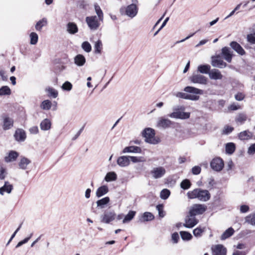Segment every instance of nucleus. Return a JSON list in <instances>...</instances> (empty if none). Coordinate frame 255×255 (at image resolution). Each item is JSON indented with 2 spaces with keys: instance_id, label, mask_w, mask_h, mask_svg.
<instances>
[{
  "instance_id": "nucleus-33",
  "label": "nucleus",
  "mask_w": 255,
  "mask_h": 255,
  "mask_svg": "<svg viewBox=\"0 0 255 255\" xmlns=\"http://www.w3.org/2000/svg\"><path fill=\"white\" fill-rule=\"evenodd\" d=\"M252 136V134L249 130H245L240 133L239 137L241 140H248Z\"/></svg>"
},
{
  "instance_id": "nucleus-34",
  "label": "nucleus",
  "mask_w": 255,
  "mask_h": 255,
  "mask_svg": "<svg viewBox=\"0 0 255 255\" xmlns=\"http://www.w3.org/2000/svg\"><path fill=\"white\" fill-rule=\"evenodd\" d=\"M234 233V230L232 228H229L226 230L221 237L222 240H225V239L230 237Z\"/></svg>"
},
{
  "instance_id": "nucleus-12",
  "label": "nucleus",
  "mask_w": 255,
  "mask_h": 255,
  "mask_svg": "<svg viewBox=\"0 0 255 255\" xmlns=\"http://www.w3.org/2000/svg\"><path fill=\"white\" fill-rule=\"evenodd\" d=\"M212 255H226L227 250L222 245H216L211 248Z\"/></svg>"
},
{
  "instance_id": "nucleus-1",
  "label": "nucleus",
  "mask_w": 255,
  "mask_h": 255,
  "mask_svg": "<svg viewBox=\"0 0 255 255\" xmlns=\"http://www.w3.org/2000/svg\"><path fill=\"white\" fill-rule=\"evenodd\" d=\"M187 196L190 199L197 198L201 201H207L210 198V194L208 190L195 189L187 193Z\"/></svg>"
},
{
  "instance_id": "nucleus-44",
  "label": "nucleus",
  "mask_w": 255,
  "mask_h": 255,
  "mask_svg": "<svg viewBox=\"0 0 255 255\" xmlns=\"http://www.w3.org/2000/svg\"><path fill=\"white\" fill-rule=\"evenodd\" d=\"M10 94L11 90L8 86H4L0 88V96L3 95H9Z\"/></svg>"
},
{
  "instance_id": "nucleus-58",
  "label": "nucleus",
  "mask_w": 255,
  "mask_h": 255,
  "mask_svg": "<svg viewBox=\"0 0 255 255\" xmlns=\"http://www.w3.org/2000/svg\"><path fill=\"white\" fill-rule=\"evenodd\" d=\"M201 167L199 166H194L192 168V173L194 175H198L201 172Z\"/></svg>"
},
{
  "instance_id": "nucleus-11",
  "label": "nucleus",
  "mask_w": 255,
  "mask_h": 255,
  "mask_svg": "<svg viewBox=\"0 0 255 255\" xmlns=\"http://www.w3.org/2000/svg\"><path fill=\"white\" fill-rule=\"evenodd\" d=\"M223 160L219 157L214 158L210 163L211 168L215 171H220L224 167Z\"/></svg>"
},
{
  "instance_id": "nucleus-54",
  "label": "nucleus",
  "mask_w": 255,
  "mask_h": 255,
  "mask_svg": "<svg viewBox=\"0 0 255 255\" xmlns=\"http://www.w3.org/2000/svg\"><path fill=\"white\" fill-rule=\"evenodd\" d=\"M156 209L158 212V215L159 217L163 218L164 216V213L163 210V206L162 205L159 204L156 206Z\"/></svg>"
},
{
  "instance_id": "nucleus-20",
  "label": "nucleus",
  "mask_w": 255,
  "mask_h": 255,
  "mask_svg": "<svg viewBox=\"0 0 255 255\" xmlns=\"http://www.w3.org/2000/svg\"><path fill=\"white\" fill-rule=\"evenodd\" d=\"M117 164L122 167L128 166L130 164L129 156H121L117 159Z\"/></svg>"
},
{
  "instance_id": "nucleus-26",
  "label": "nucleus",
  "mask_w": 255,
  "mask_h": 255,
  "mask_svg": "<svg viewBox=\"0 0 255 255\" xmlns=\"http://www.w3.org/2000/svg\"><path fill=\"white\" fill-rule=\"evenodd\" d=\"M109 192V188L106 185H103L99 187L96 192V196L100 198L106 195Z\"/></svg>"
},
{
  "instance_id": "nucleus-62",
  "label": "nucleus",
  "mask_w": 255,
  "mask_h": 255,
  "mask_svg": "<svg viewBox=\"0 0 255 255\" xmlns=\"http://www.w3.org/2000/svg\"><path fill=\"white\" fill-rule=\"evenodd\" d=\"M249 211V207L246 205H243L240 207V212L242 213H245Z\"/></svg>"
},
{
  "instance_id": "nucleus-57",
  "label": "nucleus",
  "mask_w": 255,
  "mask_h": 255,
  "mask_svg": "<svg viewBox=\"0 0 255 255\" xmlns=\"http://www.w3.org/2000/svg\"><path fill=\"white\" fill-rule=\"evenodd\" d=\"M171 239L174 244H177L179 239V236L177 233L175 232L172 234L171 236Z\"/></svg>"
},
{
  "instance_id": "nucleus-2",
  "label": "nucleus",
  "mask_w": 255,
  "mask_h": 255,
  "mask_svg": "<svg viewBox=\"0 0 255 255\" xmlns=\"http://www.w3.org/2000/svg\"><path fill=\"white\" fill-rule=\"evenodd\" d=\"M155 130L150 128H145L142 132V136L145 138L146 142L156 144H157L159 140L155 137Z\"/></svg>"
},
{
  "instance_id": "nucleus-15",
  "label": "nucleus",
  "mask_w": 255,
  "mask_h": 255,
  "mask_svg": "<svg viewBox=\"0 0 255 255\" xmlns=\"http://www.w3.org/2000/svg\"><path fill=\"white\" fill-rule=\"evenodd\" d=\"M2 128L3 130H8L10 129L13 125V120L11 118L7 116L2 117Z\"/></svg>"
},
{
  "instance_id": "nucleus-35",
  "label": "nucleus",
  "mask_w": 255,
  "mask_h": 255,
  "mask_svg": "<svg viewBox=\"0 0 255 255\" xmlns=\"http://www.w3.org/2000/svg\"><path fill=\"white\" fill-rule=\"evenodd\" d=\"M47 20L45 18H42L41 20L38 21L35 25V29L37 31H40L43 26L47 25Z\"/></svg>"
},
{
  "instance_id": "nucleus-48",
  "label": "nucleus",
  "mask_w": 255,
  "mask_h": 255,
  "mask_svg": "<svg viewBox=\"0 0 255 255\" xmlns=\"http://www.w3.org/2000/svg\"><path fill=\"white\" fill-rule=\"evenodd\" d=\"M246 222L249 224L255 226V213L247 216L245 218Z\"/></svg>"
},
{
  "instance_id": "nucleus-29",
  "label": "nucleus",
  "mask_w": 255,
  "mask_h": 255,
  "mask_svg": "<svg viewBox=\"0 0 255 255\" xmlns=\"http://www.w3.org/2000/svg\"><path fill=\"white\" fill-rule=\"evenodd\" d=\"M51 124L48 119L43 120L40 124V127L42 130H47L51 128Z\"/></svg>"
},
{
  "instance_id": "nucleus-60",
  "label": "nucleus",
  "mask_w": 255,
  "mask_h": 255,
  "mask_svg": "<svg viewBox=\"0 0 255 255\" xmlns=\"http://www.w3.org/2000/svg\"><path fill=\"white\" fill-rule=\"evenodd\" d=\"M6 175L5 169L2 167H0V179L3 180L5 178Z\"/></svg>"
},
{
  "instance_id": "nucleus-28",
  "label": "nucleus",
  "mask_w": 255,
  "mask_h": 255,
  "mask_svg": "<svg viewBox=\"0 0 255 255\" xmlns=\"http://www.w3.org/2000/svg\"><path fill=\"white\" fill-rule=\"evenodd\" d=\"M67 31L70 34H75L78 32V27L77 25L72 22H70L67 25Z\"/></svg>"
},
{
  "instance_id": "nucleus-10",
  "label": "nucleus",
  "mask_w": 255,
  "mask_h": 255,
  "mask_svg": "<svg viewBox=\"0 0 255 255\" xmlns=\"http://www.w3.org/2000/svg\"><path fill=\"white\" fill-rule=\"evenodd\" d=\"M183 226L187 228H192L198 223V220L195 216L189 214L185 218Z\"/></svg>"
},
{
  "instance_id": "nucleus-63",
  "label": "nucleus",
  "mask_w": 255,
  "mask_h": 255,
  "mask_svg": "<svg viewBox=\"0 0 255 255\" xmlns=\"http://www.w3.org/2000/svg\"><path fill=\"white\" fill-rule=\"evenodd\" d=\"M248 153L249 154H254L255 153V143L252 144L249 147Z\"/></svg>"
},
{
  "instance_id": "nucleus-21",
  "label": "nucleus",
  "mask_w": 255,
  "mask_h": 255,
  "mask_svg": "<svg viewBox=\"0 0 255 255\" xmlns=\"http://www.w3.org/2000/svg\"><path fill=\"white\" fill-rule=\"evenodd\" d=\"M19 156V153L14 150H10L8 153V155L4 157V161L7 162H10L14 161L16 160Z\"/></svg>"
},
{
  "instance_id": "nucleus-36",
  "label": "nucleus",
  "mask_w": 255,
  "mask_h": 255,
  "mask_svg": "<svg viewBox=\"0 0 255 255\" xmlns=\"http://www.w3.org/2000/svg\"><path fill=\"white\" fill-rule=\"evenodd\" d=\"M117 178V175L115 172H110L106 174L105 177V180L107 182H110L115 181Z\"/></svg>"
},
{
  "instance_id": "nucleus-6",
  "label": "nucleus",
  "mask_w": 255,
  "mask_h": 255,
  "mask_svg": "<svg viewBox=\"0 0 255 255\" xmlns=\"http://www.w3.org/2000/svg\"><path fill=\"white\" fill-rule=\"evenodd\" d=\"M103 21L102 17H86V22L88 26L92 30H95Z\"/></svg>"
},
{
  "instance_id": "nucleus-4",
  "label": "nucleus",
  "mask_w": 255,
  "mask_h": 255,
  "mask_svg": "<svg viewBox=\"0 0 255 255\" xmlns=\"http://www.w3.org/2000/svg\"><path fill=\"white\" fill-rule=\"evenodd\" d=\"M184 91L187 93H193L195 95L187 94V100L192 101H197L199 99V96L196 95H202L203 93V90L191 86L186 87Z\"/></svg>"
},
{
  "instance_id": "nucleus-17",
  "label": "nucleus",
  "mask_w": 255,
  "mask_h": 255,
  "mask_svg": "<svg viewBox=\"0 0 255 255\" xmlns=\"http://www.w3.org/2000/svg\"><path fill=\"white\" fill-rule=\"evenodd\" d=\"M209 76L210 79L215 80H221L223 77L221 72L216 69H213L210 70L209 73Z\"/></svg>"
},
{
  "instance_id": "nucleus-43",
  "label": "nucleus",
  "mask_w": 255,
  "mask_h": 255,
  "mask_svg": "<svg viewBox=\"0 0 255 255\" xmlns=\"http://www.w3.org/2000/svg\"><path fill=\"white\" fill-rule=\"evenodd\" d=\"M204 231V228L198 227L193 231V234L195 237L199 238L202 236Z\"/></svg>"
},
{
  "instance_id": "nucleus-46",
  "label": "nucleus",
  "mask_w": 255,
  "mask_h": 255,
  "mask_svg": "<svg viewBox=\"0 0 255 255\" xmlns=\"http://www.w3.org/2000/svg\"><path fill=\"white\" fill-rule=\"evenodd\" d=\"M30 44L32 45H35L37 43L38 36L36 33L32 32L30 34Z\"/></svg>"
},
{
  "instance_id": "nucleus-27",
  "label": "nucleus",
  "mask_w": 255,
  "mask_h": 255,
  "mask_svg": "<svg viewBox=\"0 0 255 255\" xmlns=\"http://www.w3.org/2000/svg\"><path fill=\"white\" fill-rule=\"evenodd\" d=\"M74 63L78 66H82L86 63L85 57L81 54H78L74 58Z\"/></svg>"
},
{
  "instance_id": "nucleus-49",
  "label": "nucleus",
  "mask_w": 255,
  "mask_h": 255,
  "mask_svg": "<svg viewBox=\"0 0 255 255\" xmlns=\"http://www.w3.org/2000/svg\"><path fill=\"white\" fill-rule=\"evenodd\" d=\"M77 6L79 8L86 10L88 8L89 4L87 1L82 0L78 2Z\"/></svg>"
},
{
  "instance_id": "nucleus-3",
  "label": "nucleus",
  "mask_w": 255,
  "mask_h": 255,
  "mask_svg": "<svg viewBox=\"0 0 255 255\" xmlns=\"http://www.w3.org/2000/svg\"><path fill=\"white\" fill-rule=\"evenodd\" d=\"M185 107L184 106L178 107L174 110V112L168 115V117L173 119H179L185 120L189 118L190 113L184 112Z\"/></svg>"
},
{
  "instance_id": "nucleus-14",
  "label": "nucleus",
  "mask_w": 255,
  "mask_h": 255,
  "mask_svg": "<svg viewBox=\"0 0 255 255\" xmlns=\"http://www.w3.org/2000/svg\"><path fill=\"white\" fill-rule=\"evenodd\" d=\"M173 123V122L168 119L161 118L157 122V127L159 128L165 129L169 128Z\"/></svg>"
},
{
  "instance_id": "nucleus-24",
  "label": "nucleus",
  "mask_w": 255,
  "mask_h": 255,
  "mask_svg": "<svg viewBox=\"0 0 255 255\" xmlns=\"http://www.w3.org/2000/svg\"><path fill=\"white\" fill-rule=\"evenodd\" d=\"M123 153H141V149L140 147L136 146H129L126 147L123 150Z\"/></svg>"
},
{
  "instance_id": "nucleus-38",
  "label": "nucleus",
  "mask_w": 255,
  "mask_h": 255,
  "mask_svg": "<svg viewBox=\"0 0 255 255\" xmlns=\"http://www.w3.org/2000/svg\"><path fill=\"white\" fill-rule=\"evenodd\" d=\"M235 144L233 142H229L226 145V151L229 154H232L235 151Z\"/></svg>"
},
{
  "instance_id": "nucleus-51",
  "label": "nucleus",
  "mask_w": 255,
  "mask_h": 255,
  "mask_svg": "<svg viewBox=\"0 0 255 255\" xmlns=\"http://www.w3.org/2000/svg\"><path fill=\"white\" fill-rule=\"evenodd\" d=\"M191 185V183L189 180L185 179L181 182L180 186L182 189L186 190L189 189Z\"/></svg>"
},
{
  "instance_id": "nucleus-23",
  "label": "nucleus",
  "mask_w": 255,
  "mask_h": 255,
  "mask_svg": "<svg viewBox=\"0 0 255 255\" xmlns=\"http://www.w3.org/2000/svg\"><path fill=\"white\" fill-rule=\"evenodd\" d=\"M13 189V186L8 181H5L3 186L0 188V194L3 195L4 192L8 194L11 193Z\"/></svg>"
},
{
  "instance_id": "nucleus-18",
  "label": "nucleus",
  "mask_w": 255,
  "mask_h": 255,
  "mask_svg": "<svg viewBox=\"0 0 255 255\" xmlns=\"http://www.w3.org/2000/svg\"><path fill=\"white\" fill-rule=\"evenodd\" d=\"M31 160L24 156H21L19 159L18 163L19 168L22 170H26L27 168V166L31 163Z\"/></svg>"
},
{
  "instance_id": "nucleus-47",
  "label": "nucleus",
  "mask_w": 255,
  "mask_h": 255,
  "mask_svg": "<svg viewBox=\"0 0 255 255\" xmlns=\"http://www.w3.org/2000/svg\"><path fill=\"white\" fill-rule=\"evenodd\" d=\"M142 218L143 221H149L153 220L154 217L151 213L146 212L143 213Z\"/></svg>"
},
{
  "instance_id": "nucleus-16",
  "label": "nucleus",
  "mask_w": 255,
  "mask_h": 255,
  "mask_svg": "<svg viewBox=\"0 0 255 255\" xmlns=\"http://www.w3.org/2000/svg\"><path fill=\"white\" fill-rule=\"evenodd\" d=\"M14 137L16 141L22 142L25 140L26 135L25 131L23 129L18 128L15 131Z\"/></svg>"
},
{
  "instance_id": "nucleus-5",
  "label": "nucleus",
  "mask_w": 255,
  "mask_h": 255,
  "mask_svg": "<svg viewBox=\"0 0 255 255\" xmlns=\"http://www.w3.org/2000/svg\"><path fill=\"white\" fill-rule=\"evenodd\" d=\"M116 218V214L114 210H106L100 217V221L105 224H109L115 220Z\"/></svg>"
},
{
  "instance_id": "nucleus-41",
  "label": "nucleus",
  "mask_w": 255,
  "mask_h": 255,
  "mask_svg": "<svg viewBox=\"0 0 255 255\" xmlns=\"http://www.w3.org/2000/svg\"><path fill=\"white\" fill-rule=\"evenodd\" d=\"M181 237L184 241H189L192 239V235L186 231H181L180 232Z\"/></svg>"
},
{
  "instance_id": "nucleus-59",
  "label": "nucleus",
  "mask_w": 255,
  "mask_h": 255,
  "mask_svg": "<svg viewBox=\"0 0 255 255\" xmlns=\"http://www.w3.org/2000/svg\"><path fill=\"white\" fill-rule=\"evenodd\" d=\"M169 20V17H167L163 21L160 27L154 34V36H155L157 33L165 26L167 22Z\"/></svg>"
},
{
  "instance_id": "nucleus-50",
  "label": "nucleus",
  "mask_w": 255,
  "mask_h": 255,
  "mask_svg": "<svg viewBox=\"0 0 255 255\" xmlns=\"http://www.w3.org/2000/svg\"><path fill=\"white\" fill-rule=\"evenodd\" d=\"M170 194V191L167 189H164L161 190L160 194V197L163 200L167 199Z\"/></svg>"
},
{
  "instance_id": "nucleus-52",
  "label": "nucleus",
  "mask_w": 255,
  "mask_h": 255,
  "mask_svg": "<svg viewBox=\"0 0 255 255\" xmlns=\"http://www.w3.org/2000/svg\"><path fill=\"white\" fill-rule=\"evenodd\" d=\"M82 49L86 52H90L92 50L91 44L87 41H85L82 44Z\"/></svg>"
},
{
  "instance_id": "nucleus-9",
  "label": "nucleus",
  "mask_w": 255,
  "mask_h": 255,
  "mask_svg": "<svg viewBox=\"0 0 255 255\" xmlns=\"http://www.w3.org/2000/svg\"><path fill=\"white\" fill-rule=\"evenodd\" d=\"M206 207L204 205L195 204L191 207L189 214L195 216L197 215L202 214L206 211Z\"/></svg>"
},
{
  "instance_id": "nucleus-30",
  "label": "nucleus",
  "mask_w": 255,
  "mask_h": 255,
  "mask_svg": "<svg viewBox=\"0 0 255 255\" xmlns=\"http://www.w3.org/2000/svg\"><path fill=\"white\" fill-rule=\"evenodd\" d=\"M211 66L209 65H200L198 66L197 71L202 74H208L210 71Z\"/></svg>"
},
{
  "instance_id": "nucleus-42",
  "label": "nucleus",
  "mask_w": 255,
  "mask_h": 255,
  "mask_svg": "<svg viewBox=\"0 0 255 255\" xmlns=\"http://www.w3.org/2000/svg\"><path fill=\"white\" fill-rule=\"evenodd\" d=\"M51 102L49 100H46L42 102L40 108L44 110H48L51 108Z\"/></svg>"
},
{
  "instance_id": "nucleus-61",
  "label": "nucleus",
  "mask_w": 255,
  "mask_h": 255,
  "mask_svg": "<svg viewBox=\"0 0 255 255\" xmlns=\"http://www.w3.org/2000/svg\"><path fill=\"white\" fill-rule=\"evenodd\" d=\"M234 129V128L230 126H226L224 128L223 133L225 134H229L231 133Z\"/></svg>"
},
{
  "instance_id": "nucleus-39",
  "label": "nucleus",
  "mask_w": 255,
  "mask_h": 255,
  "mask_svg": "<svg viewBox=\"0 0 255 255\" xmlns=\"http://www.w3.org/2000/svg\"><path fill=\"white\" fill-rule=\"evenodd\" d=\"M45 91L48 93V96L53 98H56L58 96V92L55 89L52 87H47L46 88Z\"/></svg>"
},
{
  "instance_id": "nucleus-22",
  "label": "nucleus",
  "mask_w": 255,
  "mask_h": 255,
  "mask_svg": "<svg viewBox=\"0 0 255 255\" xmlns=\"http://www.w3.org/2000/svg\"><path fill=\"white\" fill-rule=\"evenodd\" d=\"M126 12L128 16H135L137 12V6L134 4L128 5L126 8Z\"/></svg>"
},
{
  "instance_id": "nucleus-7",
  "label": "nucleus",
  "mask_w": 255,
  "mask_h": 255,
  "mask_svg": "<svg viewBox=\"0 0 255 255\" xmlns=\"http://www.w3.org/2000/svg\"><path fill=\"white\" fill-rule=\"evenodd\" d=\"M191 82L201 85H207L208 79L205 76L199 74H193L189 78Z\"/></svg>"
},
{
  "instance_id": "nucleus-56",
  "label": "nucleus",
  "mask_w": 255,
  "mask_h": 255,
  "mask_svg": "<svg viewBox=\"0 0 255 255\" xmlns=\"http://www.w3.org/2000/svg\"><path fill=\"white\" fill-rule=\"evenodd\" d=\"M95 11L97 14V16H103V13L102 10H101L100 6L98 3H95L94 4Z\"/></svg>"
},
{
  "instance_id": "nucleus-13",
  "label": "nucleus",
  "mask_w": 255,
  "mask_h": 255,
  "mask_svg": "<svg viewBox=\"0 0 255 255\" xmlns=\"http://www.w3.org/2000/svg\"><path fill=\"white\" fill-rule=\"evenodd\" d=\"M211 64L213 67L219 68L226 67L227 65L219 56L212 57Z\"/></svg>"
},
{
  "instance_id": "nucleus-25",
  "label": "nucleus",
  "mask_w": 255,
  "mask_h": 255,
  "mask_svg": "<svg viewBox=\"0 0 255 255\" xmlns=\"http://www.w3.org/2000/svg\"><path fill=\"white\" fill-rule=\"evenodd\" d=\"M231 47L236 51L238 54L243 55L245 54V51L242 46L237 42L233 41L230 43Z\"/></svg>"
},
{
  "instance_id": "nucleus-45",
  "label": "nucleus",
  "mask_w": 255,
  "mask_h": 255,
  "mask_svg": "<svg viewBox=\"0 0 255 255\" xmlns=\"http://www.w3.org/2000/svg\"><path fill=\"white\" fill-rule=\"evenodd\" d=\"M247 119V116L245 114H239L236 118V121L240 124L244 123Z\"/></svg>"
},
{
  "instance_id": "nucleus-64",
  "label": "nucleus",
  "mask_w": 255,
  "mask_h": 255,
  "mask_svg": "<svg viewBox=\"0 0 255 255\" xmlns=\"http://www.w3.org/2000/svg\"><path fill=\"white\" fill-rule=\"evenodd\" d=\"M175 95L178 98L184 99L187 100V94L182 92H177Z\"/></svg>"
},
{
  "instance_id": "nucleus-8",
  "label": "nucleus",
  "mask_w": 255,
  "mask_h": 255,
  "mask_svg": "<svg viewBox=\"0 0 255 255\" xmlns=\"http://www.w3.org/2000/svg\"><path fill=\"white\" fill-rule=\"evenodd\" d=\"M166 173V169L162 166L153 168L150 171V174L154 179H159L163 177Z\"/></svg>"
},
{
  "instance_id": "nucleus-53",
  "label": "nucleus",
  "mask_w": 255,
  "mask_h": 255,
  "mask_svg": "<svg viewBox=\"0 0 255 255\" xmlns=\"http://www.w3.org/2000/svg\"><path fill=\"white\" fill-rule=\"evenodd\" d=\"M72 88V84L68 81L65 82L62 86V89L66 91H70Z\"/></svg>"
},
{
  "instance_id": "nucleus-40",
  "label": "nucleus",
  "mask_w": 255,
  "mask_h": 255,
  "mask_svg": "<svg viewBox=\"0 0 255 255\" xmlns=\"http://www.w3.org/2000/svg\"><path fill=\"white\" fill-rule=\"evenodd\" d=\"M129 160L133 163L144 162L146 161L145 158L143 156H129Z\"/></svg>"
},
{
  "instance_id": "nucleus-32",
  "label": "nucleus",
  "mask_w": 255,
  "mask_h": 255,
  "mask_svg": "<svg viewBox=\"0 0 255 255\" xmlns=\"http://www.w3.org/2000/svg\"><path fill=\"white\" fill-rule=\"evenodd\" d=\"M110 201V200L109 197H106L100 199L96 202L97 207L102 209L104 208L105 205L109 203Z\"/></svg>"
},
{
  "instance_id": "nucleus-19",
  "label": "nucleus",
  "mask_w": 255,
  "mask_h": 255,
  "mask_svg": "<svg viewBox=\"0 0 255 255\" xmlns=\"http://www.w3.org/2000/svg\"><path fill=\"white\" fill-rule=\"evenodd\" d=\"M222 54L224 59L230 63L232 59V53L229 47H224L222 49Z\"/></svg>"
},
{
  "instance_id": "nucleus-37",
  "label": "nucleus",
  "mask_w": 255,
  "mask_h": 255,
  "mask_svg": "<svg viewBox=\"0 0 255 255\" xmlns=\"http://www.w3.org/2000/svg\"><path fill=\"white\" fill-rule=\"evenodd\" d=\"M135 214L136 212L135 211H130L123 219V223L125 224L130 221L134 218Z\"/></svg>"
},
{
  "instance_id": "nucleus-55",
  "label": "nucleus",
  "mask_w": 255,
  "mask_h": 255,
  "mask_svg": "<svg viewBox=\"0 0 255 255\" xmlns=\"http://www.w3.org/2000/svg\"><path fill=\"white\" fill-rule=\"evenodd\" d=\"M247 38L248 41L250 43L255 44V33L248 34Z\"/></svg>"
},
{
  "instance_id": "nucleus-31",
  "label": "nucleus",
  "mask_w": 255,
  "mask_h": 255,
  "mask_svg": "<svg viewBox=\"0 0 255 255\" xmlns=\"http://www.w3.org/2000/svg\"><path fill=\"white\" fill-rule=\"evenodd\" d=\"M94 53L96 54H101L103 49V44L100 40L95 42L94 46Z\"/></svg>"
}]
</instances>
